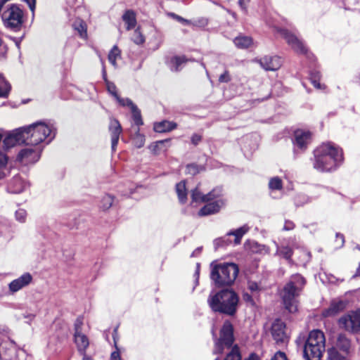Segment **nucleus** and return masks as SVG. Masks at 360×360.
<instances>
[{"label": "nucleus", "instance_id": "obj_1", "mask_svg": "<svg viewBox=\"0 0 360 360\" xmlns=\"http://www.w3.org/2000/svg\"><path fill=\"white\" fill-rule=\"evenodd\" d=\"M342 150L331 142L323 143L314 150V168L321 172L335 170L343 162Z\"/></svg>", "mask_w": 360, "mask_h": 360}, {"label": "nucleus", "instance_id": "obj_2", "mask_svg": "<svg viewBox=\"0 0 360 360\" xmlns=\"http://www.w3.org/2000/svg\"><path fill=\"white\" fill-rule=\"evenodd\" d=\"M191 203L207 202L198 212L199 216L216 214L225 206L223 190L220 187L213 188L207 194H203L198 186L191 191Z\"/></svg>", "mask_w": 360, "mask_h": 360}, {"label": "nucleus", "instance_id": "obj_3", "mask_svg": "<svg viewBox=\"0 0 360 360\" xmlns=\"http://www.w3.org/2000/svg\"><path fill=\"white\" fill-rule=\"evenodd\" d=\"M233 328L229 321H225L220 330L219 338H214L213 354H222L227 351L224 360H241L242 356L239 347L234 345ZM214 360H219L218 358Z\"/></svg>", "mask_w": 360, "mask_h": 360}, {"label": "nucleus", "instance_id": "obj_4", "mask_svg": "<svg viewBox=\"0 0 360 360\" xmlns=\"http://www.w3.org/2000/svg\"><path fill=\"white\" fill-rule=\"evenodd\" d=\"M207 303L213 311L233 316L237 311L239 297L232 290L212 291L207 298Z\"/></svg>", "mask_w": 360, "mask_h": 360}, {"label": "nucleus", "instance_id": "obj_5", "mask_svg": "<svg viewBox=\"0 0 360 360\" xmlns=\"http://www.w3.org/2000/svg\"><path fill=\"white\" fill-rule=\"evenodd\" d=\"M305 279L300 274L292 275L289 281L280 292L284 307L290 313H295L298 309V297L304 285Z\"/></svg>", "mask_w": 360, "mask_h": 360}, {"label": "nucleus", "instance_id": "obj_6", "mask_svg": "<svg viewBox=\"0 0 360 360\" xmlns=\"http://www.w3.org/2000/svg\"><path fill=\"white\" fill-rule=\"evenodd\" d=\"M27 145L37 146L41 143H49L55 137L52 124L43 121L36 122L22 127Z\"/></svg>", "mask_w": 360, "mask_h": 360}, {"label": "nucleus", "instance_id": "obj_7", "mask_svg": "<svg viewBox=\"0 0 360 360\" xmlns=\"http://www.w3.org/2000/svg\"><path fill=\"white\" fill-rule=\"evenodd\" d=\"M211 279L217 286L230 285L238 274V267L233 263L211 264Z\"/></svg>", "mask_w": 360, "mask_h": 360}, {"label": "nucleus", "instance_id": "obj_8", "mask_svg": "<svg viewBox=\"0 0 360 360\" xmlns=\"http://www.w3.org/2000/svg\"><path fill=\"white\" fill-rule=\"evenodd\" d=\"M325 351V336L322 331L310 332L304 348V356L307 360H320Z\"/></svg>", "mask_w": 360, "mask_h": 360}, {"label": "nucleus", "instance_id": "obj_9", "mask_svg": "<svg viewBox=\"0 0 360 360\" xmlns=\"http://www.w3.org/2000/svg\"><path fill=\"white\" fill-rule=\"evenodd\" d=\"M23 12L22 9L15 5H10L2 14V19L6 27L15 28L20 26L22 23Z\"/></svg>", "mask_w": 360, "mask_h": 360}, {"label": "nucleus", "instance_id": "obj_10", "mask_svg": "<svg viewBox=\"0 0 360 360\" xmlns=\"http://www.w3.org/2000/svg\"><path fill=\"white\" fill-rule=\"evenodd\" d=\"M338 326L349 332H360V311H352L340 317Z\"/></svg>", "mask_w": 360, "mask_h": 360}, {"label": "nucleus", "instance_id": "obj_11", "mask_svg": "<svg viewBox=\"0 0 360 360\" xmlns=\"http://www.w3.org/2000/svg\"><path fill=\"white\" fill-rule=\"evenodd\" d=\"M271 335L277 343H285L288 340L286 326L283 321L276 319L272 323L271 329Z\"/></svg>", "mask_w": 360, "mask_h": 360}, {"label": "nucleus", "instance_id": "obj_12", "mask_svg": "<svg viewBox=\"0 0 360 360\" xmlns=\"http://www.w3.org/2000/svg\"><path fill=\"white\" fill-rule=\"evenodd\" d=\"M22 143L27 144L22 127L13 130L4 139V146L6 149L12 148L17 144Z\"/></svg>", "mask_w": 360, "mask_h": 360}, {"label": "nucleus", "instance_id": "obj_13", "mask_svg": "<svg viewBox=\"0 0 360 360\" xmlns=\"http://www.w3.org/2000/svg\"><path fill=\"white\" fill-rule=\"evenodd\" d=\"M41 150L39 148L29 146L22 149L18 155V160L22 163H34L39 160Z\"/></svg>", "mask_w": 360, "mask_h": 360}, {"label": "nucleus", "instance_id": "obj_14", "mask_svg": "<svg viewBox=\"0 0 360 360\" xmlns=\"http://www.w3.org/2000/svg\"><path fill=\"white\" fill-rule=\"evenodd\" d=\"M311 141V134L309 131L298 129L295 131L293 145L295 150H305Z\"/></svg>", "mask_w": 360, "mask_h": 360}, {"label": "nucleus", "instance_id": "obj_15", "mask_svg": "<svg viewBox=\"0 0 360 360\" xmlns=\"http://www.w3.org/2000/svg\"><path fill=\"white\" fill-rule=\"evenodd\" d=\"M279 32L281 35L286 40L287 43L295 51L300 53H304L307 51L302 41L300 40L296 36L286 30H280Z\"/></svg>", "mask_w": 360, "mask_h": 360}, {"label": "nucleus", "instance_id": "obj_16", "mask_svg": "<svg viewBox=\"0 0 360 360\" xmlns=\"http://www.w3.org/2000/svg\"><path fill=\"white\" fill-rule=\"evenodd\" d=\"M32 276L30 273H25L8 284V290L11 293L17 292L28 286L32 283Z\"/></svg>", "mask_w": 360, "mask_h": 360}, {"label": "nucleus", "instance_id": "obj_17", "mask_svg": "<svg viewBox=\"0 0 360 360\" xmlns=\"http://www.w3.org/2000/svg\"><path fill=\"white\" fill-rule=\"evenodd\" d=\"M257 61L263 69L267 71H276L278 70L282 65L281 58L276 56H265L257 60Z\"/></svg>", "mask_w": 360, "mask_h": 360}, {"label": "nucleus", "instance_id": "obj_18", "mask_svg": "<svg viewBox=\"0 0 360 360\" xmlns=\"http://www.w3.org/2000/svg\"><path fill=\"white\" fill-rule=\"evenodd\" d=\"M109 131L111 136V147L113 151L115 150L118 143L120 135L122 132V127L115 119H111L109 124Z\"/></svg>", "mask_w": 360, "mask_h": 360}, {"label": "nucleus", "instance_id": "obj_19", "mask_svg": "<svg viewBox=\"0 0 360 360\" xmlns=\"http://www.w3.org/2000/svg\"><path fill=\"white\" fill-rule=\"evenodd\" d=\"M29 187V184L20 176H15L8 184V189L13 193H20Z\"/></svg>", "mask_w": 360, "mask_h": 360}, {"label": "nucleus", "instance_id": "obj_20", "mask_svg": "<svg viewBox=\"0 0 360 360\" xmlns=\"http://www.w3.org/2000/svg\"><path fill=\"white\" fill-rule=\"evenodd\" d=\"M347 302L340 300H335L331 302L329 307L323 311L322 315L324 317L333 316L338 313L344 310Z\"/></svg>", "mask_w": 360, "mask_h": 360}, {"label": "nucleus", "instance_id": "obj_21", "mask_svg": "<svg viewBox=\"0 0 360 360\" xmlns=\"http://www.w3.org/2000/svg\"><path fill=\"white\" fill-rule=\"evenodd\" d=\"M103 76L106 82V86H107L108 91L116 99V101L118 102V103L122 106H125L126 104H130L131 100L129 98H120L119 96V95L117 94L116 86L113 83H112L106 79V78H105L106 72H105V69L104 67L103 68Z\"/></svg>", "mask_w": 360, "mask_h": 360}, {"label": "nucleus", "instance_id": "obj_22", "mask_svg": "<svg viewBox=\"0 0 360 360\" xmlns=\"http://www.w3.org/2000/svg\"><path fill=\"white\" fill-rule=\"evenodd\" d=\"M74 337L79 352L82 355L86 354V349L89 345L88 338L84 334L78 332L74 335Z\"/></svg>", "mask_w": 360, "mask_h": 360}, {"label": "nucleus", "instance_id": "obj_23", "mask_svg": "<svg viewBox=\"0 0 360 360\" xmlns=\"http://www.w3.org/2000/svg\"><path fill=\"white\" fill-rule=\"evenodd\" d=\"M187 60L184 56H174L171 58L168 65L173 72H178L182 69Z\"/></svg>", "mask_w": 360, "mask_h": 360}, {"label": "nucleus", "instance_id": "obj_24", "mask_svg": "<svg viewBox=\"0 0 360 360\" xmlns=\"http://www.w3.org/2000/svg\"><path fill=\"white\" fill-rule=\"evenodd\" d=\"M176 127V124L167 120L155 123L154 124V130L158 133H165L169 131Z\"/></svg>", "mask_w": 360, "mask_h": 360}, {"label": "nucleus", "instance_id": "obj_25", "mask_svg": "<svg viewBox=\"0 0 360 360\" xmlns=\"http://www.w3.org/2000/svg\"><path fill=\"white\" fill-rule=\"evenodd\" d=\"M276 255L283 257L288 261H290L293 253L292 248L290 247L288 244L285 243H283L281 246H278V245L276 243Z\"/></svg>", "mask_w": 360, "mask_h": 360}, {"label": "nucleus", "instance_id": "obj_26", "mask_svg": "<svg viewBox=\"0 0 360 360\" xmlns=\"http://www.w3.org/2000/svg\"><path fill=\"white\" fill-rule=\"evenodd\" d=\"M122 20L126 25L127 30L134 28L136 25V14L131 10H128L124 13L122 15Z\"/></svg>", "mask_w": 360, "mask_h": 360}, {"label": "nucleus", "instance_id": "obj_27", "mask_svg": "<svg viewBox=\"0 0 360 360\" xmlns=\"http://www.w3.org/2000/svg\"><path fill=\"white\" fill-rule=\"evenodd\" d=\"M72 27L75 30H76L81 38L86 39L87 37V31H86V25L85 22L82 19H76L72 23Z\"/></svg>", "mask_w": 360, "mask_h": 360}, {"label": "nucleus", "instance_id": "obj_28", "mask_svg": "<svg viewBox=\"0 0 360 360\" xmlns=\"http://www.w3.org/2000/svg\"><path fill=\"white\" fill-rule=\"evenodd\" d=\"M234 44L239 49H247L250 47L253 41L252 39L247 36H238L233 40Z\"/></svg>", "mask_w": 360, "mask_h": 360}, {"label": "nucleus", "instance_id": "obj_29", "mask_svg": "<svg viewBox=\"0 0 360 360\" xmlns=\"http://www.w3.org/2000/svg\"><path fill=\"white\" fill-rule=\"evenodd\" d=\"M336 347L340 349L342 353L347 354L350 348L349 340L345 335H339L336 342Z\"/></svg>", "mask_w": 360, "mask_h": 360}, {"label": "nucleus", "instance_id": "obj_30", "mask_svg": "<svg viewBox=\"0 0 360 360\" xmlns=\"http://www.w3.org/2000/svg\"><path fill=\"white\" fill-rule=\"evenodd\" d=\"M250 228L247 225H244L235 231H230L227 233L228 236H235V244L238 245L240 243L242 237L249 231Z\"/></svg>", "mask_w": 360, "mask_h": 360}, {"label": "nucleus", "instance_id": "obj_31", "mask_svg": "<svg viewBox=\"0 0 360 360\" xmlns=\"http://www.w3.org/2000/svg\"><path fill=\"white\" fill-rule=\"evenodd\" d=\"M11 89L10 83L0 74V98L8 97Z\"/></svg>", "mask_w": 360, "mask_h": 360}, {"label": "nucleus", "instance_id": "obj_32", "mask_svg": "<svg viewBox=\"0 0 360 360\" xmlns=\"http://www.w3.org/2000/svg\"><path fill=\"white\" fill-rule=\"evenodd\" d=\"M176 192L181 203H185L187 200V192L185 181H181L176 186Z\"/></svg>", "mask_w": 360, "mask_h": 360}, {"label": "nucleus", "instance_id": "obj_33", "mask_svg": "<svg viewBox=\"0 0 360 360\" xmlns=\"http://www.w3.org/2000/svg\"><path fill=\"white\" fill-rule=\"evenodd\" d=\"M328 360H348L347 354L340 353L338 351L337 348L333 347L328 350Z\"/></svg>", "mask_w": 360, "mask_h": 360}, {"label": "nucleus", "instance_id": "obj_34", "mask_svg": "<svg viewBox=\"0 0 360 360\" xmlns=\"http://www.w3.org/2000/svg\"><path fill=\"white\" fill-rule=\"evenodd\" d=\"M125 106H129L130 108L131 112H132V116H133V120L134 121V123L138 126L142 125L143 121L141 119V112L139 110V109L137 108V107L132 103V101H131V103L126 104Z\"/></svg>", "mask_w": 360, "mask_h": 360}, {"label": "nucleus", "instance_id": "obj_35", "mask_svg": "<svg viewBox=\"0 0 360 360\" xmlns=\"http://www.w3.org/2000/svg\"><path fill=\"white\" fill-rule=\"evenodd\" d=\"M245 249L251 253H259L263 250L262 245L255 241L247 240L244 244Z\"/></svg>", "mask_w": 360, "mask_h": 360}, {"label": "nucleus", "instance_id": "obj_36", "mask_svg": "<svg viewBox=\"0 0 360 360\" xmlns=\"http://www.w3.org/2000/svg\"><path fill=\"white\" fill-rule=\"evenodd\" d=\"M167 142V140L158 141L150 145L149 148L153 154L158 155L162 150H166V148H165V145Z\"/></svg>", "mask_w": 360, "mask_h": 360}, {"label": "nucleus", "instance_id": "obj_37", "mask_svg": "<svg viewBox=\"0 0 360 360\" xmlns=\"http://www.w3.org/2000/svg\"><path fill=\"white\" fill-rule=\"evenodd\" d=\"M320 72L316 70H313L310 73V79L314 87L319 89H324V85L320 83Z\"/></svg>", "mask_w": 360, "mask_h": 360}, {"label": "nucleus", "instance_id": "obj_38", "mask_svg": "<svg viewBox=\"0 0 360 360\" xmlns=\"http://www.w3.org/2000/svg\"><path fill=\"white\" fill-rule=\"evenodd\" d=\"M119 58H120V51L117 46H114L108 54V60L113 66H116V60Z\"/></svg>", "mask_w": 360, "mask_h": 360}, {"label": "nucleus", "instance_id": "obj_39", "mask_svg": "<svg viewBox=\"0 0 360 360\" xmlns=\"http://www.w3.org/2000/svg\"><path fill=\"white\" fill-rule=\"evenodd\" d=\"M282 187V181L279 177H273L269 180V188L271 191L281 190Z\"/></svg>", "mask_w": 360, "mask_h": 360}, {"label": "nucleus", "instance_id": "obj_40", "mask_svg": "<svg viewBox=\"0 0 360 360\" xmlns=\"http://www.w3.org/2000/svg\"><path fill=\"white\" fill-rule=\"evenodd\" d=\"M131 40L137 45L143 44L145 42V37L141 32L139 28L134 30Z\"/></svg>", "mask_w": 360, "mask_h": 360}, {"label": "nucleus", "instance_id": "obj_41", "mask_svg": "<svg viewBox=\"0 0 360 360\" xmlns=\"http://www.w3.org/2000/svg\"><path fill=\"white\" fill-rule=\"evenodd\" d=\"M134 145L136 148H141L145 144V136L144 135L140 134L139 131L136 133L134 139H133Z\"/></svg>", "mask_w": 360, "mask_h": 360}, {"label": "nucleus", "instance_id": "obj_42", "mask_svg": "<svg viewBox=\"0 0 360 360\" xmlns=\"http://www.w3.org/2000/svg\"><path fill=\"white\" fill-rule=\"evenodd\" d=\"M113 203V198L110 195H105L103 196L101 200V207L104 210L110 208Z\"/></svg>", "mask_w": 360, "mask_h": 360}, {"label": "nucleus", "instance_id": "obj_43", "mask_svg": "<svg viewBox=\"0 0 360 360\" xmlns=\"http://www.w3.org/2000/svg\"><path fill=\"white\" fill-rule=\"evenodd\" d=\"M309 202V197L303 194H299L295 198V203L296 206H302Z\"/></svg>", "mask_w": 360, "mask_h": 360}, {"label": "nucleus", "instance_id": "obj_44", "mask_svg": "<svg viewBox=\"0 0 360 360\" xmlns=\"http://www.w3.org/2000/svg\"><path fill=\"white\" fill-rule=\"evenodd\" d=\"M15 216L17 221L23 223L26 220L27 212L24 209H18L16 210Z\"/></svg>", "mask_w": 360, "mask_h": 360}, {"label": "nucleus", "instance_id": "obj_45", "mask_svg": "<svg viewBox=\"0 0 360 360\" xmlns=\"http://www.w3.org/2000/svg\"><path fill=\"white\" fill-rule=\"evenodd\" d=\"M208 24V20L205 18H200L191 22V25L196 27H204Z\"/></svg>", "mask_w": 360, "mask_h": 360}, {"label": "nucleus", "instance_id": "obj_46", "mask_svg": "<svg viewBox=\"0 0 360 360\" xmlns=\"http://www.w3.org/2000/svg\"><path fill=\"white\" fill-rule=\"evenodd\" d=\"M83 326V319L82 317H78L74 324L75 328V334H77V332L79 333H82V328Z\"/></svg>", "mask_w": 360, "mask_h": 360}, {"label": "nucleus", "instance_id": "obj_47", "mask_svg": "<svg viewBox=\"0 0 360 360\" xmlns=\"http://www.w3.org/2000/svg\"><path fill=\"white\" fill-rule=\"evenodd\" d=\"M198 172L199 169L197 165L193 164L187 165L186 169V173L191 175H195Z\"/></svg>", "mask_w": 360, "mask_h": 360}, {"label": "nucleus", "instance_id": "obj_48", "mask_svg": "<svg viewBox=\"0 0 360 360\" xmlns=\"http://www.w3.org/2000/svg\"><path fill=\"white\" fill-rule=\"evenodd\" d=\"M214 244L216 248H218L219 247L221 246L226 245H228V239H226V237L217 238L214 241Z\"/></svg>", "mask_w": 360, "mask_h": 360}, {"label": "nucleus", "instance_id": "obj_49", "mask_svg": "<svg viewBox=\"0 0 360 360\" xmlns=\"http://www.w3.org/2000/svg\"><path fill=\"white\" fill-rule=\"evenodd\" d=\"M248 288L252 292H255L259 290V286L257 283L249 281L248 283Z\"/></svg>", "mask_w": 360, "mask_h": 360}, {"label": "nucleus", "instance_id": "obj_50", "mask_svg": "<svg viewBox=\"0 0 360 360\" xmlns=\"http://www.w3.org/2000/svg\"><path fill=\"white\" fill-rule=\"evenodd\" d=\"M295 226V225L294 222H292V221H290V220H285L283 230L291 231V230L294 229Z\"/></svg>", "mask_w": 360, "mask_h": 360}, {"label": "nucleus", "instance_id": "obj_51", "mask_svg": "<svg viewBox=\"0 0 360 360\" xmlns=\"http://www.w3.org/2000/svg\"><path fill=\"white\" fill-rule=\"evenodd\" d=\"M231 80L230 75L228 71H225L223 74H221L219 77V81L220 82H228Z\"/></svg>", "mask_w": 360, "mask_h": 360}, {"label": "nucleus", "instance_id": "obj_52", "mask_svg": "<svg viewBox=\"0 0 360 360\" xmlns=\"http://www.w3.org/2000/svg\"><path fill=\"white\" fill-rule=\"evenodd\" d=\"M271 360H288L285 353L282 352H278L275 354L274 356Z\"/></svg>", "mask_w": 360, "mask_h": 360}, {"label": "nucleus", "instance_id": "obj_53", "mask_svg": "<svg viewBox=\"0 0 360 360\" xmlns=\"http://www.w3.org/2000/svg\"><path fill=\"white\" fill-rule=\"evenodd\" d=\"M249 2L250 0H238L239 6L245 13L247 12L248 5Z\"/></svg>", "mask_w": 360, "mask_h": 360}, {"label": "nucleus", "instance_id": "obj_54", "mask_svg": "<svg viewBox=\"0 0 360 360\" xmlns=\"http://www.w3.org/2000/svg\"><path fill=\"white\" fill-rule=\"evenodd\" d=\"M200 264L197 263L196 264V269H195V271L194 274L195 286L198 285V279H199V275H200Z\"/></svg>", "mask_w": 360, "mask_h": 360}, {"label": "nucleus", "instance_id": "obj_55", "mask_svg": "<svg viewBox=\"0 0 360 360\" xmlns=\"http://www.w3.org/2000/svg\"><path fill=\"white\" fill-rule=\"evenodd\" d=\"M201 141V136L197 134H194L191 137V142L194 145L198 144Z\"/></svg>", "mask_w": 360, "mask_h": 360}, {"label": "nucleus", "instance_id": "obj_56", "mask_svg": "<svg viewBox=\"0 0 360 360\" xmlns=\"http://www.w3.org/2000/svg\"><path fill=\"white\" fill-rule=\"evenodd\" d=\"M336 242L339 246H342L345 243V238L343 235L337 233L336 234Z\"/></svg>", "mask_w": 360, "mask_h": 360}, {"label": "nucleus", "instance_id": "obj_57", "mask_svg": "<svg viewBox=\"0 0 360 360\" xmlns=\"http://www.w3.org/2000/svg\"><path fill=\"white\" fill-rule=\"evenodd\" d=\"M176 19L179 21L180 22H181L182 24L184 25H191V20H186V19H184L181 16H178L176 15Z\"/></svg>", "mask_w": 360, "mask_h": 360}, {"label": "nucleus", "instance_id": "obj_58", "mask_svg": "<svg viewBox=\"0 0 360 360\" xmlns=\"http://www.w3.org/2000/svg\"><path fill=\"white\" fill-rule=\"evenodd\" d=\"M110 360H121L120 354L118 350L112 352Z\"/></svg>", "mask_w": 360, "mask_h": 360}, {"label": "nucleus", "instance_id": "obj_59", "mask_svg": "<svg viewBox=\"0 0 360 360\" xmlns=\"http://www.w3.org/2000/svg\"><path fill=\"white\" fill-rule=\"evenodd\" d=\"M29 7L32 11H34L35 8V0H32V2L28 1Z\"/></svg>", "mask_w": 360, "mask_h": 360}, {"label": "nucleus", "instance_id": "obj_60", "mask_svg": "<svg viewBox=\"0 0 360 360\" xmlns=\"http://www.w3.org/2000/svg\"><path fill=\"white\" fill-rule=\"evenodd\" d=\"M243 298H244V300H245L246 302H252V297H251V296H250L249 294H248V293H245V294L243 295Z\"/></svg>", "mask_w": 360, "mask_h": 360}, {"label": "nucleus", "instance_id": "obj_61", "mask_svg": "<svg viewBox=\"0 0 360 360\" xmlns=\"http://www.w3.org/2000/svg\"><path fill=\"white\" fill-rule=\"evenodd\" d=\"M201 252V248H196L192 253L191 256L194 257L199 255Z\"/></svg>", "mask_w": 360, "mask_h": 360}, {"label": "nucleus", "instance_id": "obj_62", "mask_svg": "<svg viewBox=\"0 0 360 360\" xmlns=\"http://www.w3.org/2000/svg\"><path fill=\"white\" fill-rule=\"evenodd\" d=\"M245 360H258V359H257V357L255 354H252L248 359H245Z\"/></svg>", "mask_w": 360, "mask_h": 360}, {"label": "nucleus", "instance_id": "obj_63", "mask_svg": "<svg viewBox=\"0 0 360 360\" xmlns=\"http://www.w3.org/2000/svg\"><path fill=\"white\" fill-rule=\"evenodd\" d=\"M82 360H94L91 356H87L86 354L83 355Z\"/></svg>", "mask_w": 360, "mask_h": 360}, {"label": "nucleus", "instance_id": "obj_64", "mask_svg": "<svg viewBox=\"0 0 360 360\" xmlns=\"http://www.w3.org/2000/svg\"><path fill=\"white\" fill-rule=\"evenodd\" d=\"M305 257H306V259H304L305 262H308L310 259V253L309 252H306L304 254Z\"/></svg>", "mask_w": 360, "mask_h": 360}]
</instances>
